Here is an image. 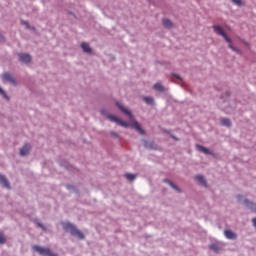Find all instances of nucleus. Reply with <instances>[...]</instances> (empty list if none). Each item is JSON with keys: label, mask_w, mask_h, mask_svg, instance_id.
Returning a JSON list of instances; mask_svg holds the SVG:
<instances>
[{"label": "nucleus", "mask_w": 256, "mask_h": 256, "mask_svg": "<svg viewBox=\"0 0 256 256\" xmlns=\"http://www.w3.org/2000/svg\"><path fill=\"white\" fill-rule=\"evenodd\" d=\"M212 28L217 35H220L221 37H223L225 39L226 43L229 44L228 45L229 49H231L238 55H241V50H239L238 48L233 46V41H231V38H229V36H227V33H225V31L223 30V27H221L219 25H214Z\"/></svg>", "instance_id": "1"}, {"label": "nucleus", "mask_w": 256, "mask_h": 256, "mask_svg": "<svg viewBox=\"0 0 256 256\" xmlns=\"http://www.w3.org/2000/svg\"><path fill=\"white\" fill-rule=\"evenodd\" d=\"M63 229L71 233L73 237H78V239H85V235L77 227L69 222L63 223Z\"/></svg>", "instance_id": "2"}, {"label": "nucleus", "mask_w": 256, "mask_h": 256, "mask_svg": "<svg viewBox=\"0 0 256 256\" xmlns=\"http://www.w3.org/2000/svg\"><path fill=\"white\" fill-rule=\"evenodd\" d=\"M32 249L34 251H37V253H39L42 256H57V254L51 252V250L49 248H45V247L34 245L32 247Z\"/></svg>", "instance_id": "3"}, {"label": "nucleus", "mask_w": 256, "mask_h": 256, "mask_svg": "<svg viewBox=\"0 0 256 256\" xmlns=\"http://www.w3.org/2000/svg\"><path fill=\"white\" fill-rule=\"evenodd\" d=\"M108 118L110 119V121L117 123V125H120V127H129V123H127L126 121H123L121 119H119L117 116H113V115H109Z\"/></svg>", "instance_id": "4"}, {"label": "nucleus", "mask_w": 256, "mask_h": 256, "mask_svg": "<svg viewBox=\"0 0 256 256\" xmlns=\"http://www.w3.org/2000/svg\"><path fill=\"white\" fill-rule=\"evenodd\" d=\"M130 127H132L133 129H136V131H138V133H140V135H145V130H143V128H141V125L139 124V122L133 121L130 124Z\"/></svg>", "instance_id": "5"}, {"label": "nucleus", "mask_w": 256, "mask_h": 256, "mask_svg": "<svg viewBox=\"0 0 256 256\" xmlns=\"http://www.w3.org/2000/svg\"><path fill=\"white\" fill-rule=\"evenodd\" d=\"M19 59L22 61V63H31V55L29 54L20 53Z\"/></svg>", "instance_id": "6"}, {"label": "nucleus", "mask_w": 256, "mask_h": 256, "mask_svg": "<svg viewBox=\"0 0 256 256\" xmlns=\"http://www.w3.org/2000/svg\"><path fill=\"white\" fill-rule=\"evenodd\" d=\"M117 107L120 108V110L122 111V113H124L125 115H128L129 119H133V114H131V111H129V109L125 108L123 105L116 103Z\"/></svg>", "instance_id": "7"}, {"label": "nucleus", "mask_w": 256, "mask_h": 256, "mask_svg": "<svg viewBox=\"0 0 256 256\" xmlns=\"http://www.w3.org/2000/svg\"><path fill=\"white\" fill-rule=\"evenodd\" d=\"M244 205H246V207H248V209H250L252 211V213H256V204L245 199L244 200Z\"/></svg>", "instance_id": "8"}, {"label": "nucleus", "mask_w": 256, "mask_h": 256, "mask_svg": "<svg viewBox=\"0 0 256 256\" xmlns=\"http://www.w3.org/2000/svg\"><path fill=\"white\" fill-rule=\"evenodd\" d=\"M224 235H225L226 239H231V240L237 239V234L235 232H233L232 230H225Z\"/></svg>", "instance_id": "9"}, {"label": "nucleus", "mask_w": 256, "mask_h": 256, "mask_svg": "<svg viewBox=\"0 0 256 256\" xmlns=\"http://www.w3.org/2000/svg\"><path fill=\"white\" fill-rule=\"evenodd\" d=\"M29 151H31V146L29 144H25L21 149H20V155L22 157H25V155H29Z\"/></svg>", "instance_id": "10"}, {"label": "nucleus", "mask_w": 256, "mask_h": 256, "mask_svg": "<svg viewBox=\"0 0 256 256\" xmlns=\"http://www.w3.org/2000/svg\"><path fill=\"white\" fill-rule=\"evenodd\" d=\"M195 179L199 183V185H202V187H207V181L205 180V177H203V175H197Z\"/></svg>", "instance_id": "11"}, {"label": "nucleus", "mask_w": 256, "mask_h": 256, "mask_svg": "<svg viewBox=\"0 0 256 256\" xmlns=\"http://www.w3.org/2000/svg\"><path fill=\"white\" fill-rule=\"evenodd\" d=\"M3 81H8L9 83H15L13 76L10 73H4L2 76Z\"/></svg>", "instance_id": "12"}, {"label": "nucleus", "mask_w": 256, "mask_h": 256, "mask_svg": "<svg viewBox=\"0 0 256 256\" xmlns=\"http://www.w3.org/2000/svg\"><path fill=\"white\" fill-rule=\"evenodd\" d=\"M0 183L3 185V187H6V189H9V181L7 180V178H5V176L0 174Z\"/></svg>", "instance_id": "13"}, {"label": "nucleus", "mask_w": 256, "mask_h": 256, "mask_svg": "<svg viewBox=\"0 0 256 256\" xmlns=\"http://www.w3.org/2000/svg\"><path fill=\"white\" fill-rule=\"evenodd\" d=\"M196 147H197L198 151H201V153H204L205 155H211V152L206 147L201 146V145H197Z\"/></svg>", "instance_id": "14"}, {"label": "nucleus", "mask_w": 256, "mask_h": 256, "mask_svg": "<svg viewBox=\"0 0 256 256\" xmlns=\"http://www.w3.org/2000/svg\"><path fill=\"white\" fill-rule=\"evenodd\" d=\"M81 47H82L84 53H91V52H92L91 47H90L89 44L86 43V42H83V43L81 44Z\"/></svg>", "instance_id": "15"}, {"label": "nucleus", "mask_w": 256, "mask_h": 256, "mask_svg": "<svg viewBox=\"0 0 256 256\" xmlns=\"http://www.w3.org/2000/svg\"><path fill=\"white\" fill-rule=\"evenodd\" d=\"M164 183H167L168 185H170V187H172V189H175V191H178V193H181V189H179V187H177V185H175L170 180L165 179Z\"/></svg>", "instance_id": "16"}, {"label": "nucleus", "mask_w": 256, "mask_h": 256, "mask_svg": "<svg viewBox=\"0 0 256 256\" xmlns=\"http://www.w3.org/2000/svg\"><path fill=\"white\" fill-rule=\"evenodd\" d=\"M162 23L167 29H171V27H173V23L169 19H164Z\"/></svg>", "instance_id": "17"}, {"label": "nucleus", "mask_w": 256, "mask_h": 256, "mask_svg": "<svg viewBox=\"0 0 256 256\" xmlns=\"http://www.w3.org/2000/svg\"><path fill=\"white\" fill-rule=\"evenodd\" d=\"M221 124L224 126V127H231V120H229L228 118H223L221 120Z\"/></svg>", "instance_id": "18"}, {"label": "nucleus", "mask_w": 256, "mask_h": 256, "mask_svg": "<svg viewBox=\"0 0 256 256\" xmlns=\"http://www.w3.org/2000/svg\"><path fill=\"white\" fill-rule=\"evenodd\" d=\"M154 89L155 91H161V92L165 91V88L163 87V85H161V83L154 84Z\"/></svg>", "instance_id": "19"}, {"label": "nucleus", "mask_w": 256, "mask_h": 256, "mask_svg": "<svg viewBox=\"0 0 256 256\" xmlns=\"http://www.w3.org/2000/svg\"><path fill=\"white\" fill-rule=\"evenodd\" d=\"M125 177L128 179V181H135L137 176L135 174L127 173L125 174Z\"/></svg>", "instance_id": "20"}, {"label": "nucleus", "mask_w": 256, "mask_h": 256, "mask_svg": "<svg viewBox=\"0 0 256 256\" xmlns=\"http://www.w3.org/2000/svg\"><path fill=\"white\" fill-rule=\"evenodd\" d=\"M144 101L148 104L151 105L153 104V98L152 97H144Z\"/></svg>", "instance_id": "21"}, {"label": "nucleus", "mask_w": 256, "mask_h": 256, "mask_svg": "<svg viewBox=\"0 0 256 256\" xmlns=\"http://www.w3.org/2000/svg\"><path fill=\"white\" fill-rule=\"evenodd\" d=\"M6 241H7V239L5 238V235L2 232H0V243L3 244Z\"/></svg>", "instance_id": "22"}, {"label": "nucleus", "mask_w": 256, "mask_h": 256, "mask_svg": "<svg viewBox=\"0 0 256 256\" xmlns=\"http://www.w3.org/2000/svg\"><path fill=\"white\" fill-rule=\"evenodd\" d=\"M235 5H238V7H242L243 5V0H232Z\"/></svg>", "instance_id": "23"}, {"label": "nucleus", "mask_w": 256, "mask_h": 256, "mask_svg": "<svg viewBox=\"0 0 256 256\" xmlns=\"http://www.w3.org/2000/svg\"><path fill=\"white\" fill-rule=\"evenodd\" d=\"M210 249L215 252L219 251V247H217V244H211Z\"/></svg>", "instance_id": "24"}, {"label": "nucleus", "mask_w": 256, "mask_h": 256, "mask_svg": "<svg viewBox=\"0 0 256 256\" xmlns=\"http://www.w3.org/2000/svg\"><path fill=\"white\" fill-rule=\"evenodd\" d=\"M110 135L115 139H119V134L117 132H110Z\"/></svg>", "instance_id": "25"}, {"label": "nucleus", "mask_w": 256, "mask_h": 256, "mask_svg": "<svg viewBox=\"0 0 256 256\" xmlns=\"http://www.w3.org/2000/svg\"><path fill=\"white\" fill-rule=\"evenodd\" d=\"M0 95H3V97L7 99V94H5V91L2 88H0Z\"/></svg>", "instance_id": "26"}, {"label": "nucleus", "mask_w": 256, "mask_h": 256, "mask_svg": "<svg viewBox=\"0 0 256 256\" xmlns=\"http://www.w3.org/2000/svg\"><path fill=\"white\" fill-rule=\"evenodd\" d=\"M237 199H238V201H241V199H243V196L238 195V196H237Z\"/></svg>", "instance_id": "27"}, {"label": "nucleus", "mask_w": 256, "mask_h": 256, "mask_svg": "<svg viewBox=\"0 0 256 256\" xmlns=\"http://www.w3.org/2000/svg\"><path fill=\"white\" fill-rule=\"evenodd\" d=\"M23 24H24L25 26L29 27V23L23 22Z\"/></svg>", "instance_id": "28"}, {"label": "nucleus", "mask_w": 256, "mask_h": 256, "mask_svg": "<svg viewBox=\"0 0 256 256\" xmlns=\"http://www.w3.org/2000/svg\"><path fill=\"white\" fill-rule=\"evenodd\" d=\"M150 149H157V147L150 146Z\"/></svg>", "instance_id": "29"}, {"label": "nucleus", "mask_w": 256, "mask_h": 256, "mask_svg": "<svg viewBox=\"0 0 256 256\" xmlns=\"http://www.w3.org/2000/svg\"><path fill=\"white\" fill-rule=\"evenodd\" d=\"M39 225V227H42V229H43V225H41V224H38Z\"/></svg>", "instance_id": "30"}, {"label": "nucleus", "mask_w": 256, "mask_h": 256, "mask_svg": "<svg viewBox=\"0 0 256 256\" xmlns=\"http://www.w3.org/2000/svg\"><path fill=\"white\" fill-rule=\"evenodd\" d=\"M177 77V79H181V77H179V76H176Z\"/></svg>", "instance_id": "31"}, {"label": "nucleus", "mask_w": 256, "mask_h": 256, "mask_svg": "<svg viewBox=\"0 0 256 256\" xmlns=\"http://www.w3.org/2000/svg\"><path fill=\"white\" fill-rule=\"evenodd\" d=\"M173 137V139H176V141H177V138H175V136H172Z\"/></svg>", "instance_id": "32"}]
</instances>
